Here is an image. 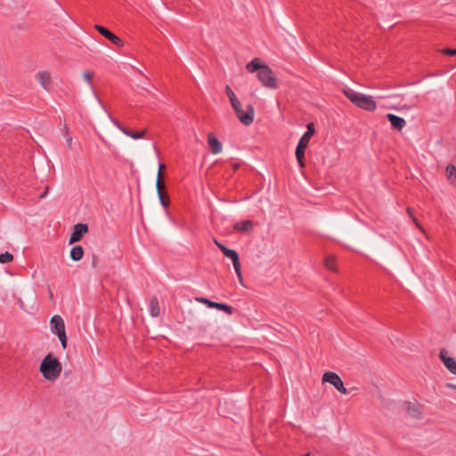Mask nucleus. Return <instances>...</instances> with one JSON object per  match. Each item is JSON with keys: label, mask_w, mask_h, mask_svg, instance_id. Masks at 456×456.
<instances>
[{"label": "nucleus", "mask_w": 456, "mask_h": 456, "mask_svg": "<svg viewBox=\"0 0 456 456\" xmlns=\"http://www.w3.org/2000/svg\"><path fill=\"white\" fill-rule=\"evenodd\" d=\"M195 300L197 302H199V303L206 305L208 307L216 308L218 310L224 311L228 314H232V308L230 305H228L213 302V301H211V300H209L208 298H205V297H196Z\"/></svg>", "instance_id": "nucleus-11"}, {"label": "nucleus", "mask_w": 456, "mask_h": 456, "mask_svg": "<svg viewBox=\"0 0 456 456\" xmlns=\"http://www.w3.org/2000/svg\"><path fill=\"white\" fill-rule=\"evenodd\" d=\"M208 144L212 154H220L223 151V144L213 133L208 134Z\"/></svg>", "instance_id": "nucleus-12"}, {"label": "nucleus", "mask_w": 456, "mask_h": 456, "mask_svg": "<svg viewBox=\"0 0 456 456\" xmlns=\"http://www.w3.org/2000/svg\"><path fill=\"white\" fill-rule=\"evenodd\" d=\"M407 213H408L409 216L411 218L412 222L415 224V225L427 236L428 239H429V236L427 234L425 229L418 222V220L414 217L413 209L411 208H407Z\"/></svg>", "instance_id": "nucleus-20"}, {"label": "nucleus", "mask_w": 456, "mask_h": 456, "mask_svg": "<svg viewBox=\"0 0 456 456\" xmlns=\"http://www.w3.org/2000/svg\"><path fill=\"white\" fill-rule=\"evenodd\" d=\"M12 259L13 256L9 252L0 254V264L10 263Z\"/></svg>", "instance_id": "nucleus-26"}, {"label": "nucleus", "mask_w": 456, "mask_h": 456, "mask_svg": "<svg viewBox=\"0 0 456 456\" xmlns=\"http://www.w3.org/2000/svg\"><path fill=\"white\" fill-rule=\"evenodd\" d=\"M442 53H444V54H447V55H456V49H450V48H445L444 50H442Z\"/></svg>", "instance_id": "nucleus-30"}, {"label": "nucleus", "mask_w": 456, "mask_h": 456, "mask_svg": "<svg viewBox=\"0 0 456 456\" xmlns=\"http://www.w3.org/2000/svg\"><path fill=\"white\" fill-rule=\"evenodd\" d=\"M165 168L164 164H160L159 167L158 174H157V179H162L163 178V169Z\"/></svg>", "instance_id": "nucleus-31"}, {"label": "nucleus", "mask_w": 456, "mask_h": 456, "mask_svg": "<svg viewBox=\"0 0 456 456\" xmlns=\"http://www.w3.org/2000/svg\"><path fill=\"white\" fill-rule=\"evenodd\" d=\"M322 382L323 383H330L332 385L338 392H340L343 395L347 394V390L344 386L343 380L341 378L333 371H326L322 375Z\"/></svg>", "instance_id": "nucleus-7"}, {"label": "nucleus", "mask_w": 456, "mask_h": 456, "mask_svg": "<svg viewBox=\"0 0 456 456\" xmlns=\"http://www.w3.org/2000/svg\"><path fill=\"white\" fill-rule=\"evenodd\" d=\"M220 250L224 253V255L226 257L230 258L232 261V265L238 276V279L240 282H242L241 267L238 253L233 249L226 248L225 246H221Z\"/></svg>", "instance_id": "nucleus-8"}, {"label": "nucleus", "mask_w": 456, "mask_h": 456, "mask_svg": "<svg viewBox=\"0 0 456 456\" xmlns=\"http://www.w3.org/2000/svg\"><path fill=\"white\" fill-rule=\"evenodd\" d=\"M66 144H67V147L69 149H72L73 141H72V138L70 136H67V138H66Z\"/></svg>", "instance_id": "nucleus-32"}, {"label": "nucleus", "mask_w": 456, "mask_h": 456, "mask_svg": "<svg viewBox=\"0 0 456 456\" xmlns=\"http://www.w3.org/2000/svg\"><path fill=\"white\" fill-rule=\"evenodd\" d=\"M156 188H157L158 194H160V192L166 191H165L166 187H165V184L162 182V179H157V181H156Z\"/></svg>", "instance_id": "nucleus-27"}, {"label": "nucleus", "mask_w": 456, "mask_h": 456, "mask_svg": "<svg viewBox=\"0 0 456 456\" xmlns=\"http://www.w3.org/2000/svg\"><path fill=\"white\" fill-rule=\"evenodd\" d=\"M95 28L100 34H102L104 37L112 42L114 45L118 46L123 45L122 40L106 28L100 25H95Z\"/></svg>", "instance_id": "nucleus-13"}, {"label": "nucleus", "mask_w": 456, "mask_h": 456, "mask_svg": "<svg viewBox=\"0 0 456 456\" xmlns=\"http://www.w3.org/2000/svg\"><path fill=\"white\" fill-rule=\"evenodd\" d=\"M150 312H151V316H153V317L158 316L159 314V306L158 300L156 298H152L151 301Z\"/></svg>", "instance_id": "nucleus-21"}, {"label": "nucleus", "mask_w": 456, "mask_h": 456, "mask_svg": "<svg viewBox=\"0 0 456 456\" xmlns=\"http://www.w3.org/2000/svg\"><path fill=\"white\" fill-rule=\"evenodd\" d=\"M445 172L448 182L456 187V167L452 164H450L446 167Z\"/></svg>", "instance_id": "nucleus-17"}, {"label": "nucleus", "mask_w": 456, "mask_h": 456, "mask_svg": "<svg viewBox=\"0 0 456 456\" xmlns=\"http://www.w3.org/2000/svg\"><path fill=\"white\" fill-rule=\"evenodd\" d=\"M343 93L352 103L360 109L373 111L377 108V103L372 96L358 93L351 88L344 89Z\"/></svg>", "instance_id": "nucleus-3"}, {"label": "nucleus", "mask_w": 456, "mask_h": 456, "mask_svg": "<svg viewBox=\"0 0 456 456\" xmlns=\"http://www.w3.org/2000/svg\"><path fill=\"white\" fill-rule=\"evenodd\" d=\"M239 167H240L239 164H233L232 165L233 170H237L239 168Z\"/></svg>", "instance_id": "nucleus-37"}, {"label": "nucleus", "mask_w": 456, "mask_h": 456, "mask_svg": "<svg viewBox=\"0 0 456 456\" xmlns=\"http://www.w3.org/2000/svg\"><path fill=\"white\" fill-rule=\"evenodd\" d=\"M39 371L42 376L48 381H55L62 371L61 362L53 355V354H46L42 360Z\"/></svg>", "instance_id": "nucleus-2"}, {"label": "nucleus", "mask_w": 456, "mask_h": 456, "mask_svg": "<svg viewBox=\"0 0 456 456\" xmlns=\"http://www.w3.org/2000/svg\"><path fill=\"white\" fill-rule=\"evenodd\" d=\"M446 387H447L448 388L456 389V385L452 384V383H448V384H446Z\"/></svg>", "instance_id": "nucleus-34"}, {"label": "nucleus", "mask_w": 456, "mask_h": 456, "mask_svg": "<svg viewBox=\"0 0 456 456\" xmlns=\"http://www.w3.org/2000/svg\"><path fill=\"white\" fill-rule=\"evenodd\" d=\"M144 134H145V130H142V131L137 132V133H132L131 138H133V139H141V138L143 137Z\"/></svg>", "instance_id": "nucleus-29"}, {"label": "nucleus", "mask_w": 456, "mask_h": 456, "mask_svg": "<svg viewBox=\"0 0 456 456\" xmlns=\"http://www.w3.org/2000/svg\"><path fill=\"white\" fill-rule=\"evenodd\" d=\"M408 412L411 417L416 418V419H419L421 416V413H420L419 408L415 405L408 406Z\"/></svg>", "instance_id": "nucleus-24"}, {"label": "nucleus", "mask_w": 456, "mask_h": 456, "mask_svg": "<svg viewBox=\"0 0 456 456\" xmlns=\"http://www.w3.org/2000/svg\"><path fill=\"white\" fill-rule=\"evenodd\" d=\"M439 358L443 362L445 368L456 375V361L454 358L448 355V352L445 349H441L439 352Z\"/></svg>", "instance_id": "nucleus-10"}, {"label": "nucleus", "mask_w": 456, "mask_h": 456, "mask_svg": "<svg viewBox=\"0 0 456 456\" xmlns=\"http://www.w3.org/2000/svg\"><path fill=\"white\" fill-rule=\"evenodd\" d=\"M114 124L117 126V127L122 131L126 135L131 137V134L133 132H130L129 130H127L126 128L121 126L117 121L113 120Z\"/></svg>", "instance_id": "nucleus-28"}, {"label": "nucleus", "mask_w": 456, "mask_h": 456, "mask_svg": "<svg viewBox=\"0 0 456 456\" xmlns=\"http://www.w3.org/2000/svg\"><path fill=\"white\" fill-rule=\"evenodd\" d=\"M237 118L244 126H250L254 122L255 109L251 104H248L246 110H243L242 104L240 102L232 105Z\"/></svg>", "instance_id": "nucleus-6"}, {"label": "nucleus", "mask_w": 456, "mask_h": 456, "mask_svg": "<svg viewBox=\"0 0 456 456\" xmlns=\"http://www.w3.org/2000/svg\"><path fill=\"white\" fill-rule=\"evenodd\" d=\"M387 118L389 120L391 126L398 131H401L406 125V121L403 118L394 114L389 113L387 115Z\"/></svg>", "instance_id": "nucleus-15"}, {"label": "nucleus", "mask_w": 456, "mask_h": 456, "mask_svg": "<svg viewBox=\"0 0 456 456\" xmlns=\"http://www.w3.org/2000/svg\"><path fill=\"white\" fill-rule=\"evenodd\" d=\"M36 80L45 91H49L51 85V74L46 70L39 71L35 76Z\"/></svg>", "instance_id": "nucleus-14"}, {"label": "nucleus", "mask_w": 456, "mask_h": 456, "mask_svg": "<svg viewBox=\"0 0 456 456\" xmlns=\"http://www.w3.org/2000/svg\"><path fill=\"white\" fill-rule=\"evenodd\" d=\"M248 72H257V78L260 83L269 89L278 87V80L274 72L267 65L262 63L259 59L255 58L246 65Z\"/></svg>", "instance_id": "nucleus-1"}, {"label": "nucleus", "mask_w": 456, "mask_h": 456, "mask_svg": "<svg viewBox=\"0 0 456 456\" xmlns=\"http://www.w3.org/2000/svg\"><path fill=\"white\" fill-rule=\"evenodd\" d=\"M50 330L53 334L56 335L61 342L63 349L67 348V335L65 331V323L62 317L59 314H54L50 320Z\"/></svg>", "instance_id": "nucleus-5"}, {"label": "nucleus", "mask_w": 456, "mask_h": 456, "mask_svg": "<svg viewBox=\"0 0 456 456\" xmlns=\"http://www.w3.org/2000/svg\"><path fill=\"white\" fill-rule=\"evenodd\" d=\"M225 93L229 98V101H230V103L231 105L240 102V100L237 98L236 94H234V92L232 90V88L230 87V86H225Z\"/></svg>", "instance_id": "nucleus-22"}, {"label": "nucleus", "mask_w": 456, "mask_h": 456, "mask_svg": "<svg viewBox=\"0 0 456 456\" xmlns=\"http://www.w3.org/2000/svg\"><path fill=\"white\" fill-rule=\"evenodd\" d=\"M233 228L235 231L248 233L252 231L253 224L249 220H245L242 222L236 223Z\"/></svg>", "instance_id": "nucleus-16"}, {"label": "nucleus", "mask_w": 456, "mask_h": 456, "mask_svg": "<svg viewBox=\"0 0 456 456\" xmlns=\"http://www.w3.org/2000/svg\"><path fill=\"white\" fill-rule=\"evenodd\" d=\"M48 190H49V188H48V187H46V188H45V191H43V193L40 195V198H41V199H43V198H45V197L46 196V194H47V192H48Z\"/></svg>", "instance_id": "nucleus-33"}, {"label": "nucleus", "mask_w": 456, "mask_h": 456, "mask_svg": "<svg viewBox=\"0 0 456 456\" xmlns=\"http://www.w3.org/2000/svg\"><path fill=\"white\" fill-rule=\"evenodd\" d=\"M84 256V249L81 246H75L70 250V258L73 261H79Z\"/></svg>", "instance_id": "nucleus-18"}, {"label": "nucleus", "mask_w": 456, "mask_h": 456, "mask_svg": "<svg viewBox=\"0 0 456 456\" xmlns=\"http://www.w3.org/2000/svg\"><path fill=\"white\" fill-rule=\"evenodd\" d=\"M92 92H93V94H94V96L95 97V99H96V100L101 103V101H100V99L98 98V96H97V94H96V93H95V91H94V88H92Z\"/></svg>", "instance_id": "nucleus-35"}, {"label": "nucleus", "mask_w": 456, "mask_h": 456, "mask_svg": "<svg viewBox=\"0 0 456 456\" xmlns=\"http://www.w3.org/2000/svg\"><path fill=\"white\" fill-rule=\"evenodd\" d=\"M158 197H159V200L160 201V204L164 208H167L169 205L168 195H167V193L166 191L160 192V194H158Z\"/></svg>", "instance_id": "nucleus-25"}, {"label": "nucleus", "mask_w": 456, "mask_h": 456, "mask_svg": "<svg viewBox=\"0 0 456 456\" xmlns=\"http://www.w3.org/2000/svg\"><path fill=\"white\" fill-rule=\"evenodd\" d=\"M314 125L309 123L307 125V131L300 138L297 146L296 148V159L301 168L305 167V150L307 148L311 137L314 134Z\"/></svg>", "instance_id": "nucleus-4"}, {"label": "nucleus", "mask_w": 456, "mask_h": 456, "mask_svg": "<svg viewBox=\"0 0 456 456\" xmlns=\"http://www.w3.org/2000/svg\"><path fill=\"white\" fill-rule=\"evenodd\" d=\"M324 265L327 268L336 271V265H335V256H328L324 260Z\"/></svg>", "instance_id": "nucleus-23"}, {"label": "nucleus", "mask_w": 456, "mask_h": 456, "mask_svg": "<svg viewBox=\"0 0 456 456\" xmlns=\"http://www.w3.org/2000/svg\"><path fill=\"white\" fill-rule=\"evenodd\" d=\"M214 242L219 248L221 246H224L223 244L219 243L216 240H215Z\"/></svg>", "instance_id": "nucleus-36"}, {"label": "nucleus", "mask_w": 456, "mask_h": 456, "mask_svg": "<svg viewBox=\"0 0 456 456\" xmlns=\"http://www.w3.org/2000/svg\"><path fill=\"white\" fill-rule=\"evenodd\" d=\"M81 77L84 82L91 86L94 77V72L92 70H84L81 72Z\"/></svg>", "instance_id": "nucleus-19"}, {"label": "nucleus", "mask_w": 456, "mask_h": 456, "mask_svg": "<svg viewBox=\"0 0 456 456\" xmlns=\"http://www.w3.org/2000/svg\"><path fill=\"white\" fill-rule=\"evenodd\" d=\"M88 232V226L85 224H77L73 226V231L69 240V244H74L79 241L82 237Z\"/></svg>", "instance_id": "nucleus-9"}]
</instances>
